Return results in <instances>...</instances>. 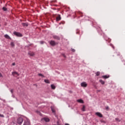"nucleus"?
<instances>
[{
  "mask_svg": "<svg viewBox=\"0 0 125 125\" xmlns=\"http://www.w3.org/2000/svg\"><path fill=\"white\" fill-rule=\"evenodd\" d=\"M17 121L18 124H19V125H21L22 123H23V118L22 117H20L18 118Z\"/></svg>",
  "mask_w": 125,
  "mask_h": 125,
  "instance_id": "f03ea898",
  "label": "nucleus"
},
{
  "mask_svg": "<svg viewBox=\"0 0 125 125\" xmlns=\"http://www.w3.org/2000/svg\"><path fill=\"white\" fill-rule=\"evenodd\" d=\"M40 43H41V44H42L43 43H44V42H43V41H40Z\"/></svg>",
  "mask_w": 125,
  "mask_h": 125,
  "instance_id": "393cba45",
  "label": "nucleus"
},
{
  "mask_svg": "<svg viewBox=\"0 0 125 125\" xmlns=\"http://www.w3.org/2000/svg\"><path fill=\"white\" fill-rule=\"evenodd\" d=\"M44 82L46 83H50V82L48 80H44Z\"/></svg>",
  "mask_w": 125,
  "mask_h": 125,
  "instance_id": "a211bd4d",
  "label": "nucleus"
},
{
  "mask_svg": "<svg viewBox=\"0 0 125 125\" xmlns=\"http://www.w3.org/2000/svg\"><path fill=\"white\" fill-rule=\"evenodd\" d=\"M51 87L52 89H55V88H56V86H55V85H54L53 84L51 85Z\"/></svg>",
  "mask_w": 125,
  "mask_h": 125,
  "instance_id": "4468645a",
  "label": "nucleus"
},
{
  "mask_svg": "<svg viewBox=\"0 0 125 125\" xmlns=\"http://www.w3.org/2000/svg\"><path fill=\"white\" fill-rule=\"evenodd\" d=\"M69 125V124H67V123H66V124H65V125Z\"/></svg>",
  "mask_w": 125,
  "mask_h": 125,
  "instance_id": "72a5a7b5",
  "label": "nucleus"
},
{
  "mask_svg": "<svg viewBox=\"0 0 125 125\" xmlns=\"http://www.w3.org/2000/svg\"><path fill=\"white\" fill-rule=\"evenodd\" d=\"M77 102H78L79 103H82V104L84 103L83 100L82 99L77 100Z\"/></svg>",
  "mask_w": 125,
  "mask_h": 125,
  "instance_id": "1a4fd4ad",
  "label": "nucleus"
},
{
  "mask_svg": "<svg viewBox=\"0 0 125 125\" xmlns=\"http://www.w3.org/2000/svg\"><path fill=\"white\" fill-rule=\"evenodd\" d=\"M82 111H83V112H84L85 111V106L83 105V107L82 108Z\"/></svg>",
  "mask_w": 125,
  "mask_h": 125,
  "instance_id": "2eb2a0df",
  "label": "nucleus"
},
{
  "mask_svg": "<svg viewBox=\"0 0 125 125\" xmlns=\"http://www.w3.org/2000/svg\"><path fill=\"white\" fill-rule=\"evenodd\" d=\"M2 9L4 11H6V10H7V9L5 7H3Z\"/></svg>",
  "mask_w": 125,
  "mask_h": 125,
  "instance_id": "aec40b11",
  "label": "nucleus"
},
{
  "mask_svg": "<svg viewBox=\"0 0 125 125\" xmlns=\"http://www.w3.org/2000/svg\"><path fill=\"white\" fill-rule=\"evenodd\" d=\"M100 75V72L98 71V72H97L96 73V76H99Z\"/></svg>",
  "mask_w": 125,
  "mask_h": 125,
  "instance_id": "6ab92c4d",
  "label": "nucleus"
},
{
  "mask_svg": "<svg viewBox=\"0 0 125 125\" xmlns=\"http://www.w3.org/2000/svg\"><path fill=\"white\" fill-rule=\"evenodd\" d=\"M111 46H112V47L113 48V49H115V47H114V46L112 44H110Z\"/></svg>",
  "mask_w": 125,
  "mask_h": 125,
  "instance_id": "a878e982",
  "label": "nucleus"
},
{
  "mask_svg": "<svg viewBox=\"0 0 125 125\" xmlns=\"http://www.w3.org/2000/svg\"><path fill=\"white\" fill-rule=\"evenodd\" d=\"M109 77H110V76L109 75H104L102 76V78H103V79H108Z\"/></svg>",
  "mask_w": 125,
  "mask_h": 125,
  "instance_id": "9d476101",
  "label": "nucleus"
},
{
  "mask_svg": "<svg viewBox=\"0 0 125 125\" xmlns=\"http://www.w3.org/2000/svg\"><path fill=\"white\" fill-rule=\"evenodd\" d=\"M115 121H116V122H121V120L119 118H115Z\"/></svg>",
  "mask_w": 125,
  "mask_h": 125,
  "instance_id": "4be33fe9",
  "label": "nucleus"
},
{
  "mask_svg": "<svg viewBox=\"0 0 125 125\" xmlns=\"http://www.w3.org/2000/svg\"><path fill=\"white\" fill-rule=\"evenodd\" d=\"M81 85L83 87H86L87 86V83H86V82H83L81 83Z\"/></svg>",
  "mask_w": 125,
  "mask_h": 125,
  "instance_id": "20e7f679",
  "label": "nucleus"
},
{
  "mask_svg": "<svg viewBox=\"0 0 125 125\" xmlns=\"http://www.w3.org/2000/svg\"><path fill=\"white\" fill-rule=\"evenodd\" d=\"M42 121H44L46 123H48L49 119L48 118H43L42 119Z\"/></svg>",
  "mask_w": 125,
  "mask_h": 125,
  "instance_id": "423d86ee",
  "label": "nucleus"
},
{
  "mask_svg": "<svg viewBox=\"0 0 125 125\" xmlns=\"http://www.w3.org/2000/svg\"><path fill=\"white\" fill-rule=\"evenodd\" d=\"M53 39H55L56 40H60V38L56 35L53 36Z\"/></svg>",
  "mask_w": 125,
  "mask_h": 125,
  "instance_id": "6e6552de",
  "label": "nucleus"
},
{
  "mask_svg": "<svg viewBox=\"0 0 125 125\" xmlns=\"http://www.w3.org/2000/svg\"><path fill=\"white\" fill-rule=\"evenodd\" d=\"M10 92H11V93H13V90H12V89L11 90H10Z\"/></svg>",
  "mask_w": 125,
  "mask_h": 125,
  "instance_id": "c756f323",
  "label": "nucleus"
},
{
  "mask_svg": "<svg viewBox=\"0 0 125 125\" xmlns=\"http://www.w3.org/2000/svg\"><path fill=\"white\" fill-rule=\"evenodd\" d=\"M57 21H60L61 20V17L60 16H59L57 17L56 19Z\"/></svg>",
  "mask_w": 125,
  "mask_h": 125,
  "instance_id": "f8f14e48",
  "label": "nucleus"
},
{
  "mask_svg": "<svg viewBox=\"0 0 125 125\" xmlns=\"http://www.w3.org/2000/svg\"><path fill=\"white\" fill-rule=\"evenodd\" d=\"M108 107H106V109H108Z\"/></svg>",
  "mask_w": 125,
  "mask_h": 125,
  "instance_id": "c9c22d12",
  "label": "nucleus"
},
{
  "mask_svg": "<svg viewBox=\"0 0 125 125\" xmlns=\"http://www.w3.org/2000/svg\"><path fill=\"white\" fill-rule=\"evenodd\" d=\"M98 91H100V90H98Z\"/></svg>",
  "mask_w": 125,
  "mask_h": 125,
  "instance_id": "e433bc0d",
  "label": "nucleus"
},
{
  "mask_svg": "<svg viewBox=\"0 0 125 125\" xmlns=\"http://www.w3.org/2000/svg\"><path fill=\"white\" fill-rule=\"evenodd\" d=\"M49 43L52 46H54V45H56V42H55L54 41H51L49 42Z\"/></svg>",
  "mask_w": 125,
  "mask_h": 125,
  "instance_id": "7ed1b4c3",
  "label": "nucleus"
},
{
  "mask_svg": "<svg viewBox=\"0 0 125 125\" xmlns=\"http://www.w3.org/2000/svg\"><path fill=\"white\" fill-rule=\"evenodd\" d=\"M63 57H64V58H66V55H63Z\"/></svg>",
  "mask_w": 125,
  "mask_h": 125,
  "instance_id": "473e14b6",
  "label": "nucleus"
},
{
  "mask_svg": "<svg viewBox=\"0 0 125 125\" xmlns=\"http://www.w3.org/2000/svg\"><path fill=\"white\" fill-rule=\"evenodd\" d=\"M76 34H79V31L76 32Z\"/></svg>",
  "mask_w": 125,
  "mask_h": 125,
  "instance_id": "f704fd0d",
  "label": "nucleus"
},
{
  "mask_svg": "<svg viewBox=\"0 0 125 125\" xmlns=\"http://www.w3.org/2000/svg\"><path fill=\"white\" fill-rule=\"evenodd\" d=\"M0 77H2V74L0 72Z\"/></svg>",
  "mask_w": 125,
  "mask_h": 125,
  "instance_id": "2f4dec72",
  "label": "nucleus"
},
{
  "mask_svg": "<svg viewBox=\"0 0 125 125\" xmlns=\"http://www.w3.org/2000/svg\"><path fill=\"white\" fill-rule=\"evenodd\" d=\"M99 82H100V83H101L102 84H104V83H105V82H104L103 80H99Z\"/></svg>",
  "mask_w": 125,
  "mask_h": 125,
  "instance_id": "ddd939ff",
  "label": "nucleus"
},
{
  "mask_svg": "<svg viewBox=\"0 0 125 125\" xmlns=\"http://www.w3.org/2000/svg\"><path fill=\"white\" fill-rule=\"evenodd\" d=\"M11 46H14V43L13 42H11Z\"/></svg>",
  "mask_w": 125,
  "mask_h": 125,
  "instance_id": "5701e85b",
  "label": "nucleus"
},
{
  "mask_svg": "<svg viewBox=\"0 0 125 125\" xmlns=\"http://www.w3.org/2000/svg\"><path fill=\"white\" fill-rule=\"evenodd\" d=\"M0 117H1V118H4V115H3V114H0Z\"/></svg>",
  "mask_w": 125,
  "mask_h": 125,
  "instance_id": "b1692460",
  "label": "nucleus"
},
{
  "mask_svg": "<svg viewBox=\"0 0 125 125\" xmlns=\"http://www.w3.org/2000/svg\"><path fill=\"white\" fill-rule=\"evenodd\" d=\"M38 76H39V77H42V78H44V75H42L41 73L38 74Z\"/></svg>",
  "mask_w": 125,
  "mask_h": 125,
  "instance_id": "f3484780",
  "label": "nucleus"
},
{
  "mask_svg": "<svg viewBox=\"0 0 125 125\" xmlns=\"http://www.w3.org/2000/svg\"><path fill=\"white\" fill-rule=\"evenodd\" d=\"M13 66H15V62L12 63Z\"/></svg>",
  "mask_w": 125,
  "mask_h": 125,
  "instance_id": "7c9ffc66",
  "label": "nucleus"
},
{
  "mask_svg": "<svg viewBox=\"0 0 125 125\" xmlns=\"http://www.w3.org/2000/svg\"><path fill=\"white\" fill-rule=\"evenodd\" d=\"M51 110H52V112L55 113V110H54V109L53 108H52V107H51Z\"/></svg>",
  "mask_w": 125,
  "mask_h": 125,
  "instance_id": "412c9836",
  "label": "nucleus"
},
{
  "mask_svg": "<svg viewBox=\"0 0 125 125\" xmlns=\"http://www.w3.org/2000/svg\"><path fill=\"white\" fill-rule=\"evenodd\" d=\"M4 37L6 38V39H10V37H9V36L7 34H5L4 35Z\"/></svg>",
  "mask_w": 125,
  "mask_h": 125,
  "instance_id": "dca6fc26",
  "label": "nucleus"
},
{
  "mask_svg": "<svg viewBox=\"0 0 125 125\" xmlns=\"http://www.w3.org/2000/svg\"><path fill=\"white\" fill-rule=\"evenodd\" d=\"M57 124L58 125H61V124H59V121H57Z\"/></svg>",
  "mask_w": 125,
  "mask_h": 125,
  "instance_id": "cd10ccee",
  "label": "nucleus"
},
{
  "mask_svg": "<svg viewBox=\"0 0 125 125\" xmlns=\"http://www.w3.org/2000/svg\"><path fill=\"white\" fill-rule=\"evenodd\" d=\"M14 35H15V36H16L17 37H23L22 34H21L20 32H17L16 31L14 32Z\"/></svg>",
  "mask_w": 125,
  "mask_h": 125,
  "instance_id": "f257e3e1",
  "label": "nucleus"
},
{
  "mask_svg": "<svg viewBox=\"0 0 125 125\" xmlns=\"http://www.w3.org/2000/svg\"><path fill=\"white\" fill-rule=\"evenodd\" d=\"M22 26H23V27H28V23H22Z\"/></svg>",
  "mask_w": 125,
  "mask_h": 125,
  "instance_id": "9b49d317",
  "label": "nucleus"
},
{
  "mask_svg": "<svg viewBox=\"0 0 125 125\" xmlns=\"http://www.w3.org/2000/svg\"><path fill=\"white\" fill-rule=\"evenodd\" d=\"M95 115L98 116V117H99V118H103V115L100 112H96L95 113Z\"/></svg>",
  "mask_w": 125,
  "mask_h": 125,
  "instance_id": "39448f33",
  "label": "nucleus"
},
{
  "mask_svg": "<svg viewBox=\"0 0 125 125\" xmlns=\"http://www.w3.org/2000/svg\"><path fill=\"white\" fill-rule=\"evenodd\" d=\"M14 74H16V75H18V73L16 72H14Z\"/></svg>",
  "mask_w": 125,
  "mask_h": 125,
  "instance_id": "c85d7f7f",
  "label": "nucleus"
},
{
  "mask_svg": "<svg viewBox=\"0 0 125 125\" xmlns=\"http://www.w3.org/2000/svg\"><path fill=\"white\" fill-rule=\"evenodd\" d=\"M28 55H29L30 56H35V53H34L33 52H29Z\"/></svg>",
  "mask_w": 125,
  "mask_h": 125,
  "instance_id": "0eeeda50",
  "label": "nucleus"
},
{
  "mask_svg": "<svg viewBox=\"0 0 125 125\" xmlns=\"http://www.w3.org/2000/svg\"><path fill=\"white\" fill-rule=\"evenodd\" d=\"M71 51H72L73 52H75L76 50L74 49H71Z\"/></svg>",
  "mask_w": 125,
  "mask_h": 125,
  "instance_id": "bb28decb",
  "label": "nucleus"
}]
</instances>
